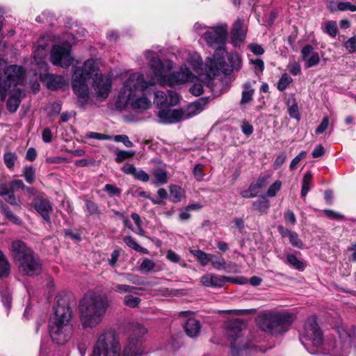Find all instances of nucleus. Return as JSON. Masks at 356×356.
I'll return each instance as SVG.
<instances>
[{
  "instance_id": "1",
  "label": "nucleus",
  "mask_w": 356,
  "mask_h": 356,
  "mask_svg": "<svg viewBox=\"0 0 356 356\" xmlns=\"http://www.w3.org/2000/svg\"><path fill=\"white\" fill-rule=\"evenodd\" d=\"M98 67L93 59H88L81 67L74 69L72 80V88L77 96V104L79 107H84L90 99L89 87L87 80L95 76L92 83V88L95 96L102 99H105L108 96L111 88V80L110 78L98 74Z\"/></svg>"
},
{
  "instance_id": "2",
  "label": "nucleus",
  "mask_w": 356,
  "mask_h": 356,
  "mask_svg": "<svg viewBox=\"0 0 356 356\" xmlns=\"http://www.w3.org/2000/svg\"><path fill=\"white\" fill-rule=\"evenodd\" d=\"M155 83L153 79L147 81L140 73H133L125 81L115 102L117 108L124 110L129 106L135 110H146L151 106V101L144 97H138L149 86Z\"/></svg>"
},
{
  "instance_id": "3",
  "label": "nucleus",
  "mask_w": 356,
  "mask_h": 356,
  "mask_svg": "<svg viewBox=\"0 0 356 356\" xmlns=\"http://www.w3.org/2000/svg\"><path fill=\"white\" fill-rule=\"evenodd\" d=\"M108 300L95 293H86L79 301L78 309L84 329L95 328L103 321L108 307Z\"/></svg>"
},
{
  "instance_id": "4",
  "label": "nucleus",
  "mask_w": 356,
  "mask_h": 356,
  "mask_svg": "<svg viewBox=\"0 0 356 356\" xmlns=\"http://www.w3.org/2000/svg\"><path fill=\"white\" fill-rule=\"evenodd\" d=\"M54 310V316L49 324L50 337L56 343L64 344L72 334V327L70 323L72 310L63 300H57Z\"/></svg>"
},
{
  "instance_id": "5",
  "label": "nucleus",
  "mask_w": 356,
  "mask_h": 356,
  "mask_svg": "<svg viewBox=\"0 0 356 356\" xmlns=\"http://www.w3.org/2000/svg\"><path fill=\"white\" fill-rule=\"evenodd\" d=\"M293 319V315L287 312H266L257 318V324L264 332L279 334L288 330Z\"/></svg>"
},
{
  "instance_id": "6",
  "label": "nucleus",
  "mask_w": 356,
  "mask_h": 356,
  "mask_svg": "<svg viewBox=\"0 0 356 356\" xmlns=\"http://www.w3.org/2000/svg\"><path fill=\"white\" fill-rule=\"evenodd\" d=\"M121 346L114 330L100 333L93 348V356H119Z\"/></svg>"
},
{
  "instance_id": "7",
  "label": "nucleus",
  "mask_w": 356,
  "mask_h": 356,
  "mask_svg": "<svg viewBox=\"0 0 356 356\" xmlns=\"http://www.w3.org/2000/svg\"><path fill=\"white\" fill-rule=\"evenodd\" d=\"M4 73L6 75V79L3 83L0 82V95L2 101L5 100L10 90L23 83L25 70L22 67L14 65L8 66Z\"/></svg>"
},
{
  "instance_id": "8",
  "label": "nucleus",
  "mask_w": 356,
  "mask_h": 356,
  "mask_svg": "<svg viewBox=\"0 0 356 356\" xmlns=\"http://www.w3.org/2000/svg\"><path fill=\"white\" fill-rule=\"evenodd\" d=\"M128 332V340L124 348L129 347L134 349L133 350H142V353H145L143 343L147 333V329L138 323H132L129 326Z\"/></svg>"
},
{
  "instance_id": "9",
  "label": "nucleus",
  "mask_w": 356,
  "mask_h": 356,
  "mask_svg": "<svg viewBox=\"0 0 356 356\" xmlns=\"http://www.w3.org/2000/svg\"><path fill=\"white\" fill-rule=\"evenodd\" d=\"M152 51L145 53V57L149 60V66L159 83L163 85V80L167 79L166 74L173 67V63L170 60L161 61L159 58L153 56Z\"/></svg>"
},
{
  "instance_id": "10",
  "label": "nucleus",
  "mask_w": 356,
  "mask_h": 356,
  "mask_svg": "<svg viewBox=\"0 0 356 356\" xmlns=\"http://www.w3.org/2000/svg\"><path fill=\"white\" fill-rule=\"evenodd\" d=\"M214 48L216 49V51L213 57L208 58L205 63V70L207 76L209 78V81L207 83L208 86H211V77L217 76L220 70L225 65V50L224 46H220L219 47Z\"/></svg>"
},
{
  "instance_id": "11",
  "label": "nucleus",
  "mask_w": 356,
  "mask_h": 356,
  "mask_svg": "<svg viewBox=\"0 0 356 356\" xmlns=\"http://www.w3.org/2000/svg\"><path fill=\"white\" fill-rule=\"evenodd\" d=\"M197 76L194 75L186 65L180 67L179 70L168 75L167 79L163 80V85L175 86L188 82H194Z\"/></svg>"
},
{
  "instance_id": "12",
  "label": "nucleus",
  "mask_w": 356,
  "mask_h": 356,
  "mask_svg": "<svg viewBox=\"0 0 356 356\" xmlns=\"http://www.w3.org/2000/svg\"><path fill=\"white\" fill-rule=\"evenodd\" d=\"M227 35V26L220 24L207 30L204 34V39L211 47L224 46Z\"/></svg>"
},
{
  "instance_id": "13",
  "label": "nucleus",
  "mask_w": 356,
  "mask_h": 356,
  "mask_svg": "<svg viewBox=\"0 0 356 356\" xmlns=\"http://www.w3.org/2000/svg\"><path fill=\"white\" fill-rule=\"evenodd\" d=\"M51 62L54 65H59L62 67H67L71 65L72 57L71 49L68 46L54 45L51 49Z\"/></svg>"
},
{
  "instance_id": "14",
  "label": "nucleus",
  "mask_w": 356,
  "mask_h": 356,
  "mask_svg": "<svg viewBox=\"0 0 356 356\" xmlns=\"http://www.w3.org/2000/svg\"><path fill=\"white\" fill-rule=\"evenodd\" d=\"M19 270L26 275L33 276L40 273L42 264L33 252L17 263Z\"/></svg>"
},
{
  "instance_id": "15",
  "label": "nucleus",
  "mask_w": 356,
  "mask_h": 356,
  "mask_svg": "<svg viewBox=\"0 0 356 356\" xmlns=\"http://www.w3.org/2000/svg\"><path fill=\"white\" fill-rule=\"evenodd\" d=\"M303 338L316 348L323 345L322 332L314 319H310L306 323Z\"/></svg>"
},
{
  "instance_id": "16",
  "label": "nucleus",
  "mask_w": 356,
  "mask_h": 356,
  "mask_svg": "<svg viewBox=\"0 0 356 356\" xmlns=\"http://www.w3.org/2000/svg\"><path fill=\"white\" fill-rule=\"evenodd\" d=\"M31 205L45 221L50 222L49 215L52 212L53 208L48 199L41 195H37L33 200Z\"/></svg>"
},
{
  "instance_id": "17",
  "label": "nucleus",
  "mask_w": 356,
  "mask_h": 356,
  "mask_svg": "<svg viewBox=\"0 0 356 356\" xmlns=\"http://www.w3.org/2000/svg\"><path fill=\"white\" fill-rule=\"evenodd\" d=\"M232 281L228 277L213 273H207L200 278V282L204 286L211 288L223 287L227 282Z\"/></svg>"
},
{
  "instance_id": "18",
  "label": "nucleus",
  "mask_w": 356,
  "mask_h": 356,
  "mask_svg": "<svg viewBox=\"0 0 356 356\" xmlns=\"http://www.w3.org/2000/svg\"><path fill=\"white\" fill-rule=\"evenodd\" d=\"M159 122L163 124H172L181 120L183 110L161 109L157 114Z\"/></svg>"
},
{
  "instance_id": "19",
  "label": "nucleus",
  "mask_w": 356,
  "mask_h": 356,
  "mask_svg": "<svg viewBox=\"0 0 356 356\" xmlns=\"http://www.w3.org/2000/svg\"><path fill=\"white\" fill-rule=\"evenodd\" d=\"M10 251L13 260L16 264L26 257V254H30L33 252V250L28 248L22 241H13Z\"/></svg>"
},
{
  "instance_id": "20",
  "label": "nucleus",
  "mask_w": 356,
  "mask_h": 356,
  "mask_svg": "<svg viewBox=\"0 0 356 356\" xmlns=\"http://www.w3.org/2000/svg\"><path fill=\"white\" fill-rule=\"evenodd\" d=\"M246 36V31L243 27V20L238 19L233 24L231 31L232 42L235 46L242 43Z\"/></svg>"
},
{
  "instance_id": "21",
  "label": "nucleus",
  "mask_w": 356,
  "mask_h": 356,
  "mask_svg": "<svg viewBox=\"0 0 356 356\" xmlns=\"http://www.w3.org/2000/svg\"><path fill=\"white\" fill-rule=\"evenodd\" d=\"M170 97V102H168V97L166 94L163 91H156L154 92V102L158 106L164 107L167 104L175 105L179 102V97L176 92L170 91L169 92Z\"/></svg>"
},
{
  "instance_id": "22",
  "label": "nucleus",
  "mask_w": 356,
  "mask_h": 356,
  "mask_svg": "<svg viewBox=\"0 0 356 356\" xmlns=\"http://www.w3.org/2000/svg\"><path fill=\"white\" fill-rule=\"evenodd\" d=\"M9 91L10 93L6 103L7 108L10 113H15L22 101V90L19 88H14Z\"/></svg>"
},
{
  "instance_id": "23",
  "label": "nucleus",
  "mask_w": 356,
  "mask_h": 356,
  "mask_svg": "<svg viewBox=\"0 0 356 356\" xmlns=\"http://www.w3.org/2000/svg\"><path fill=\"white\" fill-rule=\"evenodd\" d=\"M41 80L52 90L60 88L65 84L64 78L61 75L45 74L41 76Z\"/></svg>"
},
{
  "instance_id": "24",
  "label": "nucleus",
  "mask_w": 356,
  "mask_h": 356,
  "mask_svg": "<svg viewBox=\"0 0 356 356\" xmlns=\"http://www.w3.org/2000/svg\"><path fill=\"white\" fill-rule=\"evenodd\" d=\"M266 184V180L260 177L256 182L251 183L247 190L241 191L240 195L244 198L255 197L259 193V190L265 187Z\"/></svg>"
},
{
  "instance_id": "25",
  "label": "nucleus",
  "mask_w": 356,
  "mask_h": 356,
  "mask_svg": "<svg viewBox=\"0 0 356 356\" xmlns=\"http://www.w3.org/2000/svg\"><path fill=\"white\" fill-rule=\"evenodd\" d=\"M204 105L205 101L203 99H198L190 104L184 110H183L182 120H187L198 115L203 111Z\"/></svg>"
},
{
  "instance_id": "26",
  "label": "nucleus",
  "mask_w": 356,
  "mask_h": 356,
  "mask_svg": "<svg viewBox=\"0 0 356 356\" xmlns=\"http://www.w3.org/2000/svg\"><path fill=\"white\" fill-rule=\"evenodd\" d=\"M245 327L243 321L235 319L230 322L227 326V335L234 340L241 337L242 330Z\"/></svg>"
},
{
  "instance_id": "27",
  "label": "nucleus",
  "mask_w": 356,
  "mask_h": 356,
  "mask_svg": "<svg viewBox=\"0 0 356 356\" xmlns=\"http://www.w3.org/2000/svg\"><path fill=\"white\" fill-rule=\"evenodd\" d=\"M201 329L200 321L195 318H188L184 325L186 334L190 337H196L199 335Z\"/></svg>"
},
{
  "instance_id": "28",
  "label": "nucleus",
  "mask_w": 356,
  "mask_h": 356,
  "mask_svg": "<svg viewBox=\"0 0 356 356\" xmlns=\"http://www.w3.org/2000/svg\"><path fill=\"white\" fill-rule=\"evenodd\" d=\"M209 262L211 263L213 267L215 269L218 270H226L228 268H231L232 266H234V267L236 266V265L232 263H229V264H227L225 262V260L222 257L216 256L215 254L211 255Z\"/></svg>"
},
{
  "instance_id": "29",
  "label": "nucleus",
  "mask_w": 356,
  "mask_h": 356,
  "mask_svg": "<svg viewBox=\"0 0 356 356\" xmlns=\"http://www.w3.org/2000/svg\"><path fill=\"white\" fill-rule=\"evenodd\" d=\"M153 176L155 179L154 184L156 186L163 185L168 182V172L165 169L158 168L153 172Z\"/></svg>"
},
{
  "instance_id": "30",
  "label": "nucleus",
  "mask_w": 356,
  "mask_h": 356,
  "mask_svg": "<svg viewBox=\"0 0 356 356\" xmlns=\"http://www.w3.org/2000/svg\"><path fill=\"white\" fill-rule=\"evenodd\" d=\"M254 90L252 88L250 82H247L243 86V90L242 91V97L240 101L241 105L249 103L252 99L254 95Z\"/></svg>"
},
{
  "instance_id": "31",
  "label": "nucleus",
  "mask_w": 356,
  "mask_h": 356,
  "mask_svg": "<svg viewBox=\"0 0 356 356\" xmlns=\"http://www.w3.org/2000/svg\"><path fill=\"white\" fill-rule=\"evenodd\" d=\"M170 200L173 202H179L185 195L184 190L177 185L170 186Z\"/></svg>"
},
{
  "instance_id": "32",
  "label": "nucleus",
  "mask_w": 356,
  "mask_h": 356,
  "mask_svg": "<svg viewBox=\"0 0 356 356\" xmlns=\"http://www.w3.org/2000/svg\"><path fill=\"white\" fill-rule=\"evenodd\" d=\"M312 180V174L311 172H307L302 181L301 197L305 198L308 192L311 189Z\"/></svg>"
},
{
  "instance_id": "33",
  "label": "nucleus",
  "mask_w": 356,
  "mask_h": 356,
  "mask_svg": "<svg viewBox=\"0 0 356 356\" xmlns=\"http://www.w3.org/2000/svg\"><path fill=\"white\" fill-rule=\"evenodd\" d=\"M270 207L269 201L263 196L260 200H256L252 203V208L261 213H264L267 211Z\"/></svg>"
},
{
  "instance_id": "34",
  "label": "nucleus",
  "mask_w": 356,
  "mask_h": 356,
  "mask_svg": "<svg viewBox=\"0 0 356 356\" xmlns=\"http://www.w3.org/2000/svg\"><path fill=\"white\" fill-rule=\"evenodd\" d=\"M331 10L334 11H346L350 10L351 12L356 11V5L352 4L349 1H341L337 3L335 7H332Z\"/></svg>"
},
{
  "instance_id": "35",
  "label": "nucleus",
  "mask_w": 356,
  "mask_h": 356,
  "mask_svg": "<svg viewBox=\"0 0 356 356\" xmlns=\"http://www.w3.org/2000/svg\"><path fill=\"white\" fill-rule=\"evenodd\" d=\"M286 263L297 270H303L305 269L303 262L300 261L297 257L293 254H288L286 255Z\"/></svg>"
},
{
  "instance_id": "36",
  "label": "nucleus",
  "mask_w": 356,
  "mask_h": 356,
  "mask_svg": "<svg viewBox=\"0 0 356 356\" xmlns=\"http://www.w3.org/2000/svg\"><path fill=\"white\" fill-rule=\"evenodd\" d=\"M124 242L126 243V245L129 247L130 248L140 252H143L145 254H147L148 252L147 249L141 247L140 245L137 243V242L135 241V239L130 236H125L124 238Z\"/></svg>"
},
{
  "instance_id": "37",
  "label": "nucleus",
  "mask_w": 356,
  "mask_h": 356,
  "mask_svg": "<svg viewBox=\"0 0 356 356\" xmlns=\"http://www.w3.org/2000/svg\"><path fill=\"white\" fill-rule=\"evenodd\" d=\"M10 273V265L3 255V252L0 251V277L8 276Z\"/></svg>"
},
{
  "instance_id": "38",
  "label": "nucleus",
  "mask_w": 356,
  "mask_h": 356,
  "mask_svg": "<svg viewBox=\"0 0 356 356\" xmlns=\"http://www.w3.org/2000/svg\"><path fill=\"white\" fill-rule=\"evenodd\" d=\"M17 159V155L15 152H6L3 155L4 163L9 169H13L14 168Z\"/></svg>"
},
{
  "instance_id": "39",
  "label": "nucleus",
  "mask_w": 356,
  "mask_h": 356,
  "mask_svg": "<svg viewBox=\"0 0 356 356\" xmlns=\"http://www.w3.org/2000/svg\"><path fill=\"white\" fill-rule=\"evenodd\" d=\"M325 32L332 38H335L338 33L337 24L335 21H327L325 23Z\"/></svg>"
},
{
  "instance_id": "40",
  "label": "nucleus",
  "mask_w": 356,
  "mask_h": 356,
  "mask_svg": "<svg viewBox=\"0 0 356 356\" xmlns=\"http://www.w3.org/2000/svg\"><path fill=\"white\" fill-rule=\"evenodd\" d=\"M193 254L202 266L207 265L210 261L212 255L207 254L200 250L193 252Z\"/></svg>"
},
{
  "instance_id": "41",
  "label": "nucleus",
  "mask_w": 356,
  "mask_h": 356,
  "mask_svg": "<svg viewBox=\"0 0 356 356\" xmlns=\"http://www.w3.org/2000/svg\"><path fill=\"white\" fill-rule=\"evenodd\" d=\"M115 154H116V158L115 159V161L117 163H121L127 159L131 158L135 154V152L133 151H125V150L116 149Z\"/></svg>"
},
{
  "instance_id": "42",
  "label": "nucleus",
  "mask_w": 356,
  "mask_h": 356,
  "mask_svg": "<svg viewBox=\"0 0 356 356\" xmlns=\"http://www.w3.org/2000/svg\"><path fill=\"white\" fill-rule=\"evenodd\" d=\"M141 300L138 297L131 295H127L124 298V304L131 308H135L138 306Z\"/></svg>"
},
{
  "instance_id": "43",
  "label": "nucleus",
  "mask_w": 356,
  "mask_h": 356,
  "mask_svg": "<svg viewBox=\"0 0 356 356\" xmlns=\"http://www.w3.org/2000/svg\"><path fill=\"white\" fill-rule=\"evenodd\" d=\"M292 82V79L287 74H284L280 79L277 83V89L284 91L286 87Z\"/></svg>"
},
{
  "instance_id": "44",
  "label": "nucleus",
  "mask_w": 356,
  "mask_h": 356,
  "mask_svg": "<svg viewBox=\"0 0 356 356\" xmlns=\"http://www.w3.org/2000/svg\"><path fill=\"white\" fill-rule=\"evenodd\" d=\"M24 177L29 184L35 181V170L32 166H26L24 168Z\"/></svg>"
},
{
  "instance_id": "45",
  "label": "nucleus",
  "mask_w": 356,
  "mask_h": 356,
  "mask_svg": "<svg viewBox=\"0 0 356 356\" xmlns=\"http://www.w3.org/2000/svg\"><path fill=\"white\" fill-rule=\"evenodd\" d=\"M155 263L149 259H145L140 265V270L144 273H148L154 269Z\"/></svg>"
},
{
  "instance_id": "46",
  "label": "nucleus",
  "mask_w": 356,
  "mask_h": 356,
  "mask_svg": "<svg viewBox=\"0 0 356 356\" xmlns=\"http://www.w3.org/2000/svg\"><path fill=\"white\" fill-rule=\"evenodd\" d=\"M135 289L136 287L127 284H117L113 287V290L120 293H132Z\"/></svg>"
},
{
  "instance_id": "47",
  "label": "nucleus",
  "mask_w": 356,
  "mask_h": 356,
  "mask_svg": "<svg viewBox=\"0 0 356 356\" xmlns=\"http://www.w3.org/2000/svg\"><path fill=\"white\" fill-rule=\"evenodd\" d=\"M129 193L135 197L150 199L149 195L140 187H134L130 190Z\"/></svg>"
},
{
  "instance_id": "48",
  "label": "nucleus",
  "mask_w": 356,
  "mask_h": 356,
  "mask_svg": "<svg viewBox=\"0 0 356 356\" xmlns=\"http://www.w3.org/2000/svg\"><path fill=\"white\" fill-rule=\"evenodd\" d=\"M86 207L90 215H99L100 213L97 204L91 200H86Z\"/></svg>"
},
{
  "instance_id": "49",
  "label": "nucleus",
  "mask_w": 356,
  "mask_h": 356,
  "mask_svg": "<svg viewBox=\"0 0 356 356\" xmlns=\"http://www.w3.org/2000/svg\"><path fill=\"white\" fill-rule=\"evenodd\" d=\"M289 242L292 246L301 248L303 246V243L299 238L298 234L296 232H292L289 237Z\"/></svg>"
},
{
  "instance_id": "50",
  "label": "nucleus",
  "mask_w": 356,
  "mask_h": 356,
  "mask_svg": "<svg viewBox=\"0 0 356 356\" xmlns=\"http://www.w3.org/2000/svg\"><path fill=\"white\" fill-rule=\"evenodd\" d=\"M282 182L280 180L275 181L268 189L267 195L269 197H274L277 193L280 190Z\"/></svg>"
},
{
  "instance_id": "51",
  "label": "nucleus",
  "mask_w": 356,
  "mask_h": 356,
  "mask_svg": "<svg viewBox=\"0 0 356 356\" xmlns=\"http://www.w3.org/2000/svg\"><path fill=\"white\" fill-rule=\"evenodd\" d=\"M199 79L197 78V81ZM195 80L193 86L190 88V92L195 96H200L203 92V86L201 83L195 82Z\"/></svg>"
},
{
  "instance_id": "52",
  "label": "nucleus",
  "mask_w": 356,
  "mask_h": 356,
  "mask_svg": "<svg viewBox=\"0 0 356 356\" xmlns=\"http://www.w3.org/2000/svg\"><path fill=\"white\" fill-rule=\"evenodd\" d=\"M345 47L350 54L356 52V35L349 38L345 42Z\"/></svg>"
},
{
  "instance_id": "53",
  "label": "nucleus",
  "mask_w": 356,
  "mask_h": 356,
  "mask_svg": "<svg viewBox=\"0 0 356 356\" xmlns=\"http://www.w3.org/2000/svg\"><path fill=\"white\" fill-rule=\"evenodd\" d=\"M320 61V58L318 54L315 52L312 54V56L307 60L305 63V67L309 68L314 67L318 64Z\"/></svg>"
},
{
  "instance_id": "54",
  "label": "nucleus",
  "mask_w": 356,
  "mask_h": 356,
  "mask_svg": "<svg viewBox=\"0 0 356 356\" xmlns=\"http://www.w3.org/2000/svg\"><path fill=\"white\" fill-rule=\"evenodd\" d=\"M307 156V152L305 151L300 152L291 162L290 169L291 170L296 169V165L299 163V162L305 159Z\"/></svg>"
},
{
  "instance_id": "55",
  "label": "nucleus",
  "mask_w": 356,
  "mask_h": 356,
  "mask_svg": "<svg viewBox=\"0 0 356 356\" xmlns=\"http://www.w3.org/2000/svg\"><path fill=\"white\" fill-rule=\"evenodd\" d=\"M114 140L122 143L127 147H131L133 146V143L127 135H116L114 136Z\"/></svg>"
},
{
  "instance_id": "56",
  "label": "nucleus",
  "mask_w": 356,
  "mask_h": 356,
  "mask_svg": "<svg viewBox=\"0 0 356 356\" xmlns=\"http://www.w3.org/2000/svg\"><path fill=\"white\" fill-rule=\"evenodd\" d=\"M288 112L291 118L300 120V115L298 111V105L296 103H293L292 105L289 106Z\"/></svg>"
},
{
  "instance_id": "57",
  "label": "nucleus",
  "mask_w": 356,
  "mask_h": 356,
  "mask_svg": "<svg viewBox=\"0 0 356 356\" xmlns=\"http://www.w3.org/2000/svg\"><path fill=\"white\" fill-rule=\"evenodd\" d=\"M104 190L112 196L120 195L121 193V190L120 188L111 184H106Z\"/></svg>"
},
{
  "instance_id": "58",
  "label": "nucleus",
  "mask_w": 356,
  "mask_h": 356,
  "mask_svg": "<svg viewBox=\"0 0 356 356\" xmlns=\"http://www.w3.org/2000/svg\"><path fill=\"white\" fill-rule=\"evenodd\" d=\"M248 49L255 55H262L264 53L263 47L258 44L252 43L248 45Z\"/></svg>"
},
{
  "instance_id": "59",
  "label": "nucleus",
  "mask_w": 356,
  "mask_h": 356,
  "mask_svg": "<svg viewBox=\"0 0 356 356\" xmlns=\"http://www.w3.org/2000/svg\"><path fill=\"white\" fill-rule=\"evenodd\" d=\"M131 348H124L122 356H143L145 353H142V350H133Z\"/></svg>"
},
{
  "instance_id": "60",
  "label": "nucleus",
  "mask_w": 356,
  "mask_h": 356,
  "mask_svg": "<svg viewBox=\"0 0 356 356\" xmlns=\"http://www.w3.org/2000/svg\"><path fill=\"white\" fill-rule=\"evenodd\" d=\"M328 124H329V118L327 117H324L323 118V120L321 122L320 125L316 128V134H321L323 133L325 131V129L327 128Z\"/></svg>"
},
{
  "instance_id": "61",
  "label": "nucleus",
  "mask_w": 356,
  "mask_h": 356,
  "mask_svg": "<svg viewBox=\"0 0 356 356\" xmlns=\"http://www.w3.org/2000/svg\"><path fill=\"white\" fill-rule=\"evenodd\" d=\"M324 213L326 216H327L329 218L331 219H336V220H343L344 219V216L334 211L326 209L324 211Z\"/></svg>"
},
{
  "instance_id": "62",
  "label": "nucleus",
  "mask_w": 356,
  "mask_h": 356,
  "mask_svg": "<svg viewBox=\"0 0 356 356\" xmlns=\"http://www.w3.org/2000/svg\"><path fill=\"white\" fill-rule=\"evenodd\" d=\"M134 177L136 179H138L143 182H147L149 179V176L148 175V174L143 170H137Z\"/></svg>"
},
{
  "instance_id": "63",
  "label": "nucleus",
  "mask_w": 356,
  "mask_h": 356,
  "mask_svg": "<svg viewBox=\"0 0 356 356\" xmlns=\"http://www.w3.org/2000/svg\"><path fill=\"white\" fill-rule=\"evenodd\" d=\"M203 165L201 164H197L194 167L193 174L196 177L197 180L200 181L204 177L203 174Z\"/></svg>"
},
{
  "instance_id": "64",
  "label": "nucleus",
  "mask_w": 356,
  "mask_h": 356,
  "mask_svg": "<svg viewBox=\"0 0 356 356\" xmlns=\"http://www.w3.org/2000/svg\"><path fill=\"white\" fill-rule=\"evenodd\" d=\"M289 67L290 72L294 76H296L300 73V65L298 63H296V61L291 63L289 65Z\"/></svg>"
}]
</instances>
